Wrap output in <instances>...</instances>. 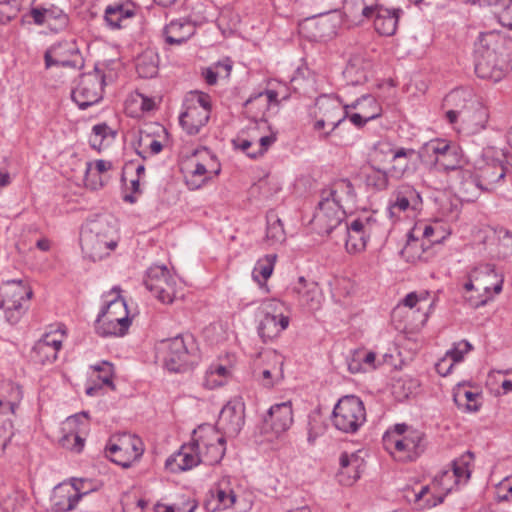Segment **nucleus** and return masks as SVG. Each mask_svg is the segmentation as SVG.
<instances>
[{
	"instance_id": "1",
	"label": "nucleus",
	"mask_w": 512,
	"mask_h": 512,
	"mask_svg": "<svg viewBox=\"0 0 512 512\" xmlns=\"http://www.w3.org/2000/svg\"><path fill=\"white\" fill-rule=\"evenodd\" d=\"M474 55L477 76L498 82L512 69V40L496 32L482 33Z\"/></svg>"
},
{
	"instance_id": "2",
	"label": "nucleus",
	"mask_w": 512,
	"mask_h": 512,
	"mask_svg": "<svg viewBox=\"0 0 512 512\" xmlns=\"http://www.w3.org/2000/svg\"><path fill=\"white\" fill-rule=\"evenodd\" d=\"M424 434L408 425L396 424L383 435L386 451L400 461H413L424 451Z\"/></svg>"
},
{
	"instance_id": "3",
	"label": "nucleus",
	"mask_w": 512,
	"mask_h": 512,
	"mask_svg": "<svg viewBox=\"0 0 512 512\" xmlns=\"http://www.w3.org/2000/svg\"><path fill=\"white\" fill-rule=\"evenodd\" d=\"M504 157L506 159L505 162L492 160L476 167L474 171L468 169L467 172H463L462 190L468 192L472 187H475L480 191L493 192L506 179L512 180L510 157L506 155Z\"/></svg>"
},
{
	"instance_id": "4",
	"label": "nucleus",
	"mask_w": 512,
	"mask_h": 512,
	"mask_svg": "<svg viewBox=\"0 0 512 512\" xmlns=\"http://www.w3.org/2000/svg\"><path fill=\"white\" fill-rule=\"evenodd\" d=\"M165 367L171 372H184L197 363V347L190 334H180L160 342Z\"/></svg>"
},
{
	"instance_id": "5",
	"label": "nucleus",
	"mask_w": 512,
	"mask_h": 512,
	"mask_svg": "<svg viewBox=\"0 0 512 512\" xmlns=\"http://www.w3.org/2000/svg\"><path fill=\"white\" fill-rule=\"evenodd\" d=\"M131 325L125 300L117 296L108 301L99 312L95 329L102 337L124 336Z\"/></svg>"
},
{
	"instance_id": "6",
	"label": "nucleus",
	"mask_w": 512,
	"mask_h": 512,
	"mask_svg": "<svg viewBox=\"0 0 512 512\" xmlns=\"http://www.w3.org/2000/svg\"><path fill=\"white\" fill-rule=\"evenodd\" d=\"M184 111L179 116L182 128L189 135H196L209 121L211 97L200 91H190L183 102Z\"/></svg>"
},
{
	"instance_id": "7",
	"label": "nucleus",
	"mask_w": 512,
	"mask_h": 512,
	"mask_svg": "<svg viewBox=\"0 0 512 512\" xmlns=\"http://www.w3.org/2000/svg\"><path fill=\"white\" fill-rule=\"evenodd\" d=\"M111 231L106 221L94 220L87 223L80 233L82 251L93 261L108 255L117 245L109 236Z\"/></svg>"
},
{
	"instance_id": "8",
	"label": "nucleus",
	"mask_w": 512,
	"mask_h": 512,
	"mask_svg": "<svg viewBox=\"0 0 512 512\" xmlns=\"http://www.w3.org/2000/svg\"><path fill=\"white\" fill-rule=\"evenodd\" d=\"M366 421V410L362 400L354 395L342 397L333 409L332 422L344 433H355Z\"/></svg>"
},
{
	"instance_id": "9",
	"label": "nucleus",
	"mask_w": 512,
	"mask_h": 512,
	"mask_svg": "<svg viewBox=\"0 0 512 512\" xmlns=\"http://www.w3.org/2000/svg\"><path fill=\"white\" fill-rule=\"evenodd\" d=\"M380 230V224L372 215L359 217L350 224L342 226L340 233L345 240V248L348 253H359L365 250L368 240Z\"/></svg>"
},
{
	"instance_id": "10",
	"label": "nucleus",
	"mask_w": 512,
	"mask_h": 512,
	"mask_svg": "<svg viewBox=\"0 0 512 512\" xmlns=\"http://www.w3.org/2000/svg\"><path fill=\"white\" fill-rule=\"evenodd\" d=\"M32 296V290L21 280H11L0 287V309L9 323L15 324L24 312L23 302Z\"/></svg>"
},
{
	"instance_id": "11",
	"label": "nucleus",
	"mask_w": 512,
	"mask_h": 512,
	"mask_svg": "<svg viewBox=\"0 0 512 512\" xmlns=\"http://www.w3.org/2000/svg\"><path fill=\"white\" fill-rule=\"evenodd\" d=\"M143 452L141 439L129 433L113 435L106 445L107 456L123 468H129Z\"/></svg>"
},
{
	"instance_id": "12",
	"label": "nucleus",
	"mask_w": 512,
	"mask_h": 512,
	"mask_svg": "<svg viewBox=\"0 0 512 512\" xmlns=\"http://www.w3.org/2000/svg\"><path fill=\"white\" fill-rule=\"evenodd\" d=\"M345 214L343 207L320 192V200L310 222L312 229L319 235L337 233L342 227Z\"/></svg>"
},
{
	"instance_id": "13",
	"label": "nucleus",
	"mask_w": 512,
	"mask_h": 512,
	"mask_svg": "<svg viewBox=\"0 0 512 512\" xmlns=\"http://www.w3.org/2000/svg\"><path fill=\"white\" fill-rule=\"evenodd\" d=\"M193 432L199 447L201 463L211 466L219 464L226 452L225 436L211 425H201Z\"/></svg>"
},
{
	"instance_id": "14",
	"label": "nucleus",
	"mask_w": 512,
	"mask_h": 512,
	"mask_svg": "<svg viewBox=\"0 0 512 512\" xmlns=\"http://www.w3.org/2000/svg\"><path fill=\"white\" fill-rule=\"evenodd\" d=\"M104 75L94 71L81 75L77 86L72 90V99L82 110L98 103L103 95Z\"/></svg>"
},
{
	"instance_id": "15",
	"label": "nucleus",
	"mask_w": 512,
	"mask_h": 512,
	"mask_svg": "<svg viewBox=\"0 0 512 512\" xmlns=\"http://www.w3.org/2000/svg\"><path fill=\"white\" fill-rule=\"evenodd\" d=\"M146 288L161 302L172 303L177 297V282L164 265H154L147 271Z\"/></svg>"
},
{
	"instance_id": "16",
	"label": "nucleus",
	"mask_w": 512,
	"mask_h": 512,
	"mask_svg": "<svg viewBox=\"0 0 512 512\" xmlns=\"http://www.w3.org/2000/svg\"><path fill=\"white\" fill-rule=\"evenodd\" d=\"M283 304L277 300H269L262 305L263 318L258 326V334L264 342L280 335L289 325V317L281 312Z\"/></svg>"
},
{
	"instance_id": "17",
	"label": "nucleus",
	"mask_w": 512,
	"mask_h": 512,
	"mask_svg": "<svg viewBox=\"0 0 512 512\" xmlns=\"http://www.w3.org/2000/svg\"><path fill=\"white\" fill-rule=\"evenodd\" d=\"M245 423V405L240 398H234L227 402L221 409L216 430L229 437L237 436Z\"/></svg>"
},
{
	"instance_id": "18",
	"label": "nucleus",
	"mask_w": 512,
	"mask_h": 512,
	"mask_svg": "<svg viewBox=\"0 0 512 512\" xmlns=\"http://www.w3.org/2000/svg\"><path fill=\"white\" fill-rule=\"evenodd\" d=\"M45 68L62 66L78 68L82 66L79 48L75 41H61L50 46L44 53Z\"/></svg>"
},
{
	"instance_id": "19",
	"label": "nucleus",
	"mask_w": 512,
	"mask_h": 512,
	"mask_svg": "<svg viewBox=\"0 0 512 512\" xmlns=\"http://www.w3.org/2000/svg\"><path fill=\"white\" fill-rule=\"evenodd\" d=\"M315 107L318 111L315 115H319L327 120V123L332 125L329 132L321 135L322 139H327L329 135L348 117V111L339 97L323 94L316 98Z\"/></svg>"
},
{
	"instance_id": "20",
	"label": "nucleus",
	"mask_w": 512,
	"mask_h": 512,
	"mask_svg": "<svg viewBox=\"0 0 512 512\" xmlns=\"http://www.w3.org/2000/svg\"><path fill=\"white\" fill-rule=\"evenodd\" d=\"M289 293L301 307L309 311H315L321 307L323 299L321 289L316 282L307 281L303 276L290 287Z\"/></svg>"
},
{
	"instance_id": "21",
	"label": "nucleus",
	"mask_w": 512,
	"mask_h": 512,
	"mask_svg": "<svg viewBox=\"0 0 512 512\" xmlns=\"http://www.w3.org/2000/svg\"><path fill=\"white\" fill-rule=\"evenodd\" d=\"M446 118L451 124L461 121L472 132H477L485 128L488 114L479 104L470 101L468 109H450L446 111Z\"/></svg>"
},
{
	"instance_id": "22",
	"label": "nucleus",
	"mask_w": 512,
	"mask_h": 512,
	"mask_svg": "<svg viewBox=\"0 0 512 512\" xmlns=\"http://www.w3.org/2000/svg\"><path fill=\"white\" fill-rule=\"evenodd\" d=\"M200 463L199 447L193 434L191 442L183 444L177 453L166 460L165 465L171 472L178 473L190 470Z\"/></svg>"
},
{
	"instance_id": "23",
	"label": "nucleus",
	"mask_w": 512,
	"mask_h": 512,
	"mask_svg": "<svg viewBox=\"0 0 512 512\" xmlns=\"http://www.w3.org/2000/svg\"><path fill=\"white\" fill-rule=\"evenodd\" d=\"M422 204L420 193L411 185H400L392 194L388 211L391 217L397 212H404L409 208L417 210Z\"/></svg>"
},
{
	"instance_id": "24",
	"label": "nucleus",
	"mask_w": 512,
	"mask_h": 512,
	"mask_svg": "<svg viewBox=\"0 0 512 512\" xmlns=\"http://www.w3.org/2000/svg\"><path fill=\"white\" fill-rule=\"evenodd\" d=\"M350 108L359 109V112L348 114L347 117L358 128H362L367 122L379 117L382 111L377 100L371 95H364L352 104L345 105L347 111Z\"/></svg>"
},
{
	"instance_id": "25",
	"label": "nucleus",
	"mask_w": 512,
	"mask_h": 512,
	"mask_svg": "<svg viewBox=\"0 0 512 512\" xmlns=\"http://www.w3.org/2000/svg\"><path fill=\"white\" fill-rule=\"evenodd\" d=\"M30 16L36 25H47L48 28L57 33L68 27L69 17L60 8L51 6L49 8H32Z\"/></svg>"
},
{
	"instance_id": "26",
	"label": "nucleus",
	"mask_w": 512,
	"mask_h": 512,
	"mask_svg": "<svg viewBox=\"0 0 512 512\" xmlns=\"http://www.w3.org/2000/svg\"><path fill=\"white\" fill-rule=\"evenodd\" d=\"M264 422L277 434L287 431L293 423L291 401L272 405L264 418Z\"/></svg>"
},
{
	"instance_id": "27",
	"label": "nucleus",
	"mask_w": 512,
	"mask_h": 512,
	"mask_svg": "<svg viewBox=\"0 0 512 512\" xmlns=\"http://www.w3.org/2000/svg\"><path fill=\"white\" fill-rule=\"evenodd\" d=\"M61 347L62 341L60 339H55L50 334H45L33 346L31 359L40 365L52 364L57 359Z\"/></svg>"
},
{
	"instance_id": "28",
	"label": "nucleus",
	"mask_w": 512,
	"mask_h": 512,
	"mask_svg": "<svg viewBox=\"0 0 512 512\" xmlns=\"http://www.w3.org/2000/svg\"><path fill=\"white\" fill-rule=\"evenodd\" d=\"M401 9H388L379 4L373 11L374 28L382 36H392L396 33Z\"/></svg>"
},
{
	"instance_id": "29",
	"label": "nucleus",
	"mask_w": 512,
	"mask_h": 512,
	"mask_svg": "<svg viewBox=\"0 0 512 512\" xmlns=\"http://www.w3.org/2000/svg\"><path fill=\"white\" fill-rule=\"evenodd\" d=\"M321 192L344 209L346 206L354 205L356 202L357 194L349 179H338L330 186L322 189Z\"/></svg>"
},
{
	"instance_id": "30",
	"label": "nucleus",
	"mask_w": 512,
	"mask_h": 512,
	"mask_svg": "<svg viewBox=\"0 0 512 512\" xmlns=\"http://www.w3.org/2000/svg\"><path fill=\"white\" fill-rule=\"evenodd\" d=\"M339 464L337 479L341 485L350 486L360 478L362 459L357 454L341 453Z\"/></svg>"
},
{
	"instance_id": "31",
	"label": "nucleus",
	"mask_w": 512,
	"mask_h": 512,
	"mask_svg": "<svg viewBox=\"0 0 512 512\" xmlns=\"http://www.w3.org/2000/svg\"><path fill=\"white\" fill-rule=\"evenodd\" d=\"M86 483L83 479H74L72 487L63 494H56L53 499V509L56 512L72 511L80 499L89 493L90 490L81 492Z\"/></svg>"
},
{
	"instance_id": "32",
	"label": "nucleus",
	"mask_w": 512,
	"mask_h": 512,
	"mask_svg": "<svg viewBox=\"0 0 512 512\" xmlns=\"http://www.w3.org/2000/svg\"><path fill=\"white\" fill-rule=\"evenodd\" d=\"M488 241L489 251L495 257L506 258L512 255V233L504 227L495 228Z\"/></svg>"
},
{
	"instance_id": "33",
	"label": "nucleus",
	"mask_w": 512,
	"mask_h": 512,
	"mask_svg": "<svg viewBox=\"0 0 512 512\" xmlns=\"http://www.w3.org/2000/svg\"><path fill=\"white\" fill-rule=\"evenodd\" d=\"M194 33V25L185 20H173L164 29L165 40L171 45H180L186 42Z\"/></svg>"
},
{
	"instance_id": "34",
	"label": "nucleus",
	"mask_w": 512,
	"mask_h": 512,
	"mask_svg": "<svg viewBox=\"0 0 512 512\" xmlns=\"http://www.w3.org/2000/svg\"><path fill=\"white\" fill-rule=\"evenodd\" d=\"M135 15L134 9L124 3L115 2L108 5L104 11V20L111 29H120L122 23Z\"/></svg>"
},
{
	"instance_id": "35",
	"label": "nucleus",
	"mask_w": 512,
	"mask_h": 512,
	"mask_svg": "<svg viewBox=\"0 0 512 512\" xmlns=\"http://www.w3.org/2000/svg\"><path fill=\"white\" fill-rule=\"evenodd\" d=\"M266 361L274 363L272 368L263 369L259 375V381L264 387L271 388L274 385L272 374L276 373V376L282 378V367H283V356L277 353L275 350H269L261 354Z\"/></svg>"
},
{
	"instance_id": "36",
	"label": "nucleus",
	"mask_w": 512,
	"mask_h": 512,
	"mask_svg": "<svg viewBox=\"0 0 512 512\" xmlns=\"http://www.w3.org/2000/svg\"><path fill=\"white\" fill-rule=\"evenodd\" d=\"M457 147V145L448 143L445 140L434 139L425 143L418 151V155L421 158L434 156L436 164L440 156L454 155L453 153H455L454 151Z\"/></svg>"
},
{
	"instance_id": "37",
	"label": "nucleus",
	"mask_w": 512,
	"mask_h": 512,
	"mask_svg": "<svg viewBox=\"0 0 512 512\" xmlns=\"http://www.w3.org/2000/svg\"><path fill=\"white\" fill-rule=\"evenodd\" d=\"M373 150L375 160L378 157H386L391 155L392 161H400L402 159H412V157L416 154L414 149L403 147L394 149L393 145L388 141H378L376 144H374Z\"/></svg>"
},
{
	"instance_id": "38",
	"label": "nucleus",
	"mask_w": 512,
	"mask_h": 512,
	"mask_svg": "<svg viewBox=\"0 0 512 512\" xmlns=\"http://www.w3.org/2000/svg\"><path fill=\"white\" fill-rule=\"evenodd\" d=\"M390 178L392 177L390 176L389 170H383L371 164L369 171L365 174V184L374 191H385L390 185Z\"/></svg>"
},
{
	"instance_id": "39",
	"label": "nucleus",
	"mask_w": 512,
	"mask_h": 512,
	"mask_svg": "<svg viewBox=\"0 0 512 512\" xmlns=\"http://www.w3.org/2000/svg\"><path fill=\"white\" fill-rule=\"evenodd\" d=\"M454 152L455 155L447 154V156H440L436 165L443 171L456 172L461 181H463V172L468 171V169L463 168L465 159L460 147H457Z\"/></svg>"
},
{
	"instance_id": "40",
	"label": "nucleus",
	"mask_w": 512,
	"mask_h": 512,
	"mask_svg": "<svg viewBox=\"0 0 512 512\" xmlns=\"http://www.w3.org/2000/svg\"><path fill=\"white\" fill-rule=\"evenodd\" d=\"M236 502V494L233 490H224L217 488L213 499L206 503V508L209 511H216L230 508Z\"/></svg>"
},
{
	"instance_id": "41",
	"label": "nucleus",
	"mask_w": 512,
	"mask_h": 512,
	"mask_svg": "<svg viewBox=\"0 0 512 512\" xmlns=\"http://www.w3.org/2000/svg\"><path fill=\"white\" fill-rule=\"evenodd\" d=\"M136 71L141 78H153L158 73L157 56L152 53H145L138 57Z\"/></svg>"
},
{
	"instance_id": "42",
	"label": "nucleus",
	"mask_w": 512,
	"mask_h": 512,
	"mask_svg": "<svg viewBox=\"0 0 512 512\" xmlns=\"http://www.w3.org/2000/svg\"><path fill=\"white\" fill-rule=\"evenodd\" d=\"M345 7L352 14H359L365 18H372L373 11L380 4V0H344Z\"/></svg>"
},
{
	"instance_id": "43",
	"label": "nucleus",
	"mask_w": 512,
	"mask_h": 512,
	"mask_svg": "<svg viewBox=\"0 0 512 512\" xmlns=\"http://www.w3.org/2000/svg\"><path fill=\"white\" fill-rule=\"evenodd\" d=\"M472 460L473 454L467 451L452 462V471L456 482H460L461 480L467 481L470 478L471 470L469 467Z\"/></svg>"
},
{
	"instance_id": "44",
	"label": "nucleus",
	"mask_w": 512,
	"mask_h": 512,
	"mask_svg": "<svg viewBox=\"0 0 512 512\" xmlns=\"http://www.w3.org/2000/svg\"><path fill=\"white\" fill-rule=\"evenodd\" d=\"M266 238L272 243H280L285 240V231L282 221L275 213L267 215Z\"/></svg>"
},
{
	"instance_id": "45",
	"label": "nucleus",
	"mask_w": 512,
	"mask_h": 512,
	"mask_svg": "<svg viewBox=\"0 0 512 512\" xmlns=\"http://www.w3.org/2000/svg\"><path fill=\"white\" fill-rule=\"evenodd\" d=\"M276 258L275 254H268L259 259L253 270V277L258 280V276H261L264 281L267 280L272 275Z\"/></svg>"
},
{
	"instance_id": "46",
	"label": "nucleus",
	"mask_w": 512,
	"mask_h": 512,
	"mask_svg": "<svg viewBox=\"0 0 512 512\" xmlns=\"http://www.w3.org/2000/svg\"><path fill=\"white\" fill-rule=\"evenodd\" d=\"M466 96L467 92L464 90H453L444 98V107L447 108V111L450 109H468L470 103H468Z\"/></svg>"
},
{
	"instance_id": "47",
	"label": "nucleus",
	"mask_w": 512,
	"mask_h": 512,
	"mask_svg": "<svg viewBox=\"0 0 512 512\" xmlns=\"http://www.w3.org/2000/svg\"><path fill=\"white\" fill-rule=\"evenodd\" d=\"M94 371L98 372L97 378L101 382L102 385H106L110 387L112 390L115 389L113 384V365L107 361H102L100 364H96L92 366Z\"/></svg>"
},
{
	"instance_id": "48",
	"label": "nucleus",
	"mask_w": 512,
	"mask_h": 512,
	"mask_svg": "<svg viewBox=\"0 0 512 512\" xmlns=\"http://www.w3.org/2000/svg\"><path fill=\"white\" fill-rule=\"evenodd\" d=\"M478 397L477 393H473L471 391L462 390L460 387H458L454 391V401L457 405H462V398H465L466 400V410L470 412H476L479 410V405L476 404V398Z\"/></svg>"
},
{
	"instance_id": "49",
	"label": "nucleus",
	"mask_w": 512,
	"mask_h": 512,
	"mask_svg": "<svg viewBox=\"0 0 512 512\" xmlns=\"http://www.w3.org/2000/svg\"><path fill=\"white\" fill-rule=\"evenodd\" d=\"M434 234H435L434 227L431 225H425L423 232H422V236H423L422 242L419 243L418 240L409 241L407 243V246L405 247V250H413V249H417L418 247H421L423 249V251H425L426 242H428L429 244L440 243L441 240L439 238H434Z\"/></svg>"
},
{
	"instance_id": "50",
	"label": "nucleus",
	"mask_w": 512,
	"mask_h": 512,
	"mask_svg": "<svg viewBox=\"0 0 512 512\" xmlns=\"http://www.w3.org/2000/svg\"><path fill=\"white\" fill-rule=\"evenodd\" d=\"M481 275H486L488 277H494V270L490 265H482L474 268L468 276V281L464 284V289L466 291L475 290V281L480 280Z\"/></svg>"
},
{
	"instance_id": "51",
	"label": "nucleus",
	"mask_w": 512,
	"mask_h": 512,
	"mask_svg": "<svg viewBox=\"0 0 512 512\" xmlns=\"http://www.w3.org/2000/svg\"><path fill=\"white\" fill-rule=\"evenodd\" d=\"M472 349V345L466 341L461 340L453 345V347L448 350L445 354L449 360L454 363L461 362L464 358V355L468 353Z\"/></svg>"
},
{
	"instance_id": "52",
	"label": "nucleus",
	"mask_w": 512,
	"mask_h": 512,
	"mask_svg": "<svg viewBox=\"0 0 512 512\" xmlns=\"http://www.w3.org/2000/svg\"><path fill=\"white\" fill-rule=\"evenodd\" d=\"M94 138L90 139V143L92 147H96L97 142L99 144L102 142L103 139H105L108 136H111L112 138L115 137L116 132L113 131L106 123L97 124L92 129Z\"/></svg>"
},
{
	"instance_id": "53",
	"label": "nucleus",
	"mask_w": 512,
	"mask_h": 512,
	"mask_svg": "<svg viewBox=\"0 0 512 512\" xmlns=\"http://www.w3.org/2000/svg\"><path fill=\"white\" fill-rule=\"evenodd\" d=\"M278 93L275 90H266L264 93H259L255 97H250L244 106L248 109L254 102L262 103L264 106H268L272 102H277Z\"/></svg>"
},
{
	"instance_id": "54",
	"label": "nucleus",
	"mask_w": 512,
	"mask_h": 512,
	"mask_svg": "<svg viewBox=\"0 0 512 512\" xmlns=\"http://www.w3.org/2000/svg\"><path fill=\"white\" fill-rule=\"evenodd\" d=\"M61 445L75 452H81L84 447V439L77 433H69L62 437Z\"/></svg>"
},
{
	"instance_id": "55",
	"label": "nucleus",
	"mask_w": 512,
	"mask_h": 512,
	"mask_svg": "<svg viewBox=\"0 0 512 512\" xmlns=\"http://www.w3.org/2000/svg\"><path fill=\"white\" fill-rule=\"evenodd\" d=\"M411 159H402L400 161H393V165L388 169L390 176L395 179L402 178L409 170V162Z\"/></svg>"
},
{
	"instance_id": "56",
	"label": "nucleus",
	"mask_w": 512,
	"mask_h": 512,
	"mask_svg": "<svg viewBox=\"0 0 512 512\" xmlns=\"http://www.w3.org/2000/svg\"><path fill=\"white\" fill-rule=\"evenodd\" d=\"M232 142H233V145H234V147L236 149L241 150L247 156H249L251 158H256L257 157V151L256 150H252V151L250 150V148L253 146L252 141H250L248 139L241 138V137H237Z\"/></svg>"
},
{
	"instance_id": "57",
	"label": "nucleus",
	"mask_w": 512,
	"mask_h": 512,
	"mask_svg": "<svg viewBox=\"0 0 512 512\" xmlns=\"http://www.w3.org/2000/svg\"><path fill=\"white\" fill-rule=\"evenodd\" d=\"M275 141L276 133L261 137L259 139L258 148L256 149L257 156L263 155Z\"/></svg>"
},
{
	"instance_id": "58",
	"label": "nucleus",
	"mask_w": 512,
	"mask_h": 512,
	"mask_svg": "<svg viewBox=\"0 0 512 512\" xmlns=\"http://www.w3.org/2000/svg\"><path fill=\"white\" fill-rule=\"evenodd\" d=\"M454 364L455 363L449 360L448 357L444 356L436 363L435 369L439 375L447 376L450 374Z\"/></svg>"
},
{
	"instance_id": "59",
	"label": "nucleus",
	"mask_w": 512,
	"mask_h": 512,
	"mask_svg": "<svg viewBox=\"0 0 512 512\" xmlns=\"http://www.w3.org/2000/svg\"><path fill=\"white\" fill-rule=\"evenodd\" d=\"M204 386L208 389H215L225 384L223 379L218 378L213 372L207 370L204 378Z\"/></svg>"
},
{
	"instance_id": "60",
	"label": "nucleus",
	"mask_w": 512,
	"mask_h": 512,
	"mask_svg": "<svg viewBox=\"0 0 512 512\" xmlns=\"http://www.w3.org/2000/svg\"><path fill=\"white\" fill-rule=\"evenodd\" d=\"M188 173L198 177V178H206V182L211 179V173L207 166L203 163H196L191 171Z\"/></svg>"
},
{
	"instance_id": "61",
	"label": "nucleus",
	"mask_w": 512,
	"mask_h": 512,
	"mask_svg": "<svg viewBox=\"0 0 512 512\" xmlns=\"http://www.w3.org/2000/svg\"><path fill=\"white\" fill-rule=\"evenodd\" d=\"M357 353H361L360 361L363 364V366L366 368L375 369V360H376V354L372 351L364 352V351H358Z\"/></svg>"
},
{
	"instance_id": "62",
	"label": "nucleus",
	"mask_w": 512,
	"mask_h": 512,
	"mask_svg": "<svg viewBox=\"0 0 512 512\" xmlns=\"http://www.w3.org/2000/svg\"><path fill=\"white\" fill-rule=\"evenodd\" d=\"M185 182L189 189L197 190L206 183V178L200 179L190 173H187V175L185 176Z\"/></svg>"
},
{
	"instance_id": "63",
	"label": "nucleus",
	"mask_w": 512,
	"mask_h": 512,
	"mask_svg": "<svg viewBox=\"0 0 512 512\" xmlns=\"http://www.w3.org/2000/svg\"><path fill=\"white\" fill-rule=\"evenodd\" d=\"M492 277H488L486 275H481L480 280L475 281V291L481 292L484 291L486 294H490L491 286H490V279Z\"/></svg>"
},
{
	"instance_id": "64",
	"label": "nucleus",
	"mask_w": 512,
	"mask_h": 512,
	"mask_svg": "<svg viewBox=\"0 0 512 512\" xmlns=\"http://www.w3.org/2000/svg\"><path fill=\"white\" fill-rule=\"evenodd\" d=\"M361 353H355L351 361L348 363V369L351 373L366 371V368L360 361Z\"/></svg>"
}]
</instances>
